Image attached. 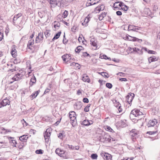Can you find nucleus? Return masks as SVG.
<instances>
[{"label": "nucleus", "instance_id": "f257e3e1", "mask_svg": "<svg viewBox=\"0 0 160 160\" xmlns=\"http://www.w3.org/2000/svg\"><path fill=\"white\" fill-rule=\"evenodd\" d=\"M142 115H143V113L142 112L138 109H134L131 111L130 115V117L131 119L134 120V118H133L134 117H140V118H142L141 116Z\"/></svg>", "mask_w": 160, "mask_h": 160}, {"label": "nucleus", "instance_id": "f03ea898", "mask_svg": "<svg viewBox=\"0 0 160 160\" xmlns=\"http://www.w3.org/2000/svg\"><path fill=\"white\" fill-rule=\"evenodd\" d=\"M56 153L61 157H62L64 158H68L69 156L67 152L62 150L59 148L56 149L55 151Z\"/></svg>", "mask_w": 160, "mask_h": 160}, {"label": "nucleus", "instance_id": "7ed1b4c3", "mask_svg": "<svg viewBox=\"0 0 160 160\" xmlns=\"http://www.w3.org/2000/svg\"><path fill=\"white\" fill-rule=\"evenodd\" d=\"M50 129L48 128L46 129L45 132L44 133V137L46 142H48L51 135V132H50Z\"/></svg>", "mask_w": 160, "mask_h": 160}, {"label": "nucleus", "instance_id": "20e7f679", "mask_svg": "<svg viewBox=\"0 0 160 160\" xmlns=\"http://www.w3.org/2000/svg\"><path fill=\"white\" fill-rule=\"evenodd\" d=\"M3 138L5 140L8 138L9 140V143L13 147L16 146L17 142L14 138L11 137H9L7 136H4Z\"/></svg>", "mask_w": 160, "mask_h": 160}, {"label": "nucleus", "instance_id": "39448f33", "mask_svg": "<svg viewBox=\"0 0 160 160\" xmlns=\"http://www.w3.org/2000/svg\"><path fill=\"white\" fill-rule=\"evenodd\" d=\"M65 83V87L67 90L71 88L72 84V82L70 79H65L64 80Z\"/></svg>", "mask_w": 160, "mask_h": 160}, {"label": "nucleus", "instance_id": "423d86ee", "mask_svg": "<svg viewBox=\"0 0 160 160\" xmlns=\"http://www.w3.org/2000/svg\"><path fill=\"white\" fill-rule=\"evenodd\" d=\"M100 141L102 142H110L111 139L109 138V136L108 134H103L100 138Z\"/></svg>", "mask_w": 160, "mask_h": 160}, {"label": "nucleus", "instance_id": "0eeeda50", "mask_svg": "<svg viewBox=\"0 0 160 160\" xmlns=\"http://www.w3.org/2000/svg\"><path fill=\"white\" fill-rule=\"evenodd\" d=\"M62 58L63 61L66 62L73 59L72 58L70 54H66L62 56Z\"/></svg>", "mask_w": 160, "mask_h": 160}, {"label": "nucleus", "instance_id": "6e6552de", "mask_svg": "<svg viewBox=\"0 0 160 160\" xmlns=\"http://www.w3.org/2000/svg\"><path fill=\"white\" fill-rule=\"evenodd\" d=\"M22 77V75L20 73H18L15 75L12 78L13 81H11L10 83H13L14 81H18L21 79Z\"/></svg>", "mask_w": 160, "mask_h": 160}, {"label": "nucleus", "instance_id": "1a4fd4ad", "mask_svg": "<svg viewBox=\"0 0 160 160\" xmlns=\"http://www.w3.org/2000/svg\"><path fill=\"white\" fill-rule=\"evenodd\" d=\"M104 160H111L112 156L108 153L103 152L101 154Z\"/></svg>", "mask_w": 160, "mask_h": 160}, {"label": "nucleus", "instance_id": "9d476101", "mask_svg": "<svg viewBox=\"0 0 160 160\" xmlns=\"http://www.w3.org/2000/svg\"><path fill=\"white\" fill-rule=\"evenodd\" d=\"M10 101L9 99L6 98L3 100L1 102L0 104V108L2 107L6 106L7 105H9Z\"/></svg>", "mask_w": 160, "mask_h": 160}, {"label": "nucleus", "instance_id": "9b49d317", "mask_svg": "<svg viewBox=\"0 0 160 160\" xmlns=\"http://www.w3.org/2000/svg\"><path fill=\"white\" fill-rule=\"evenodd\" d=\"M22 15V14L21 13H18V14L14 15L13 19V22L14 25H16L17 23V21L18 18Z\"/></svg>", "mask_w": 160, "mask_h": 160}, {"label": "nucleus", "instance_id": "f8f14e48", "mask_svg": "<svg viewBox=\"0 0 160 160\" xmlns=\"http://www.w3.org/2000/svg\"><path fill=\"white\" fill-rule=\"evenodd\" d=\"M157 123V121L156 119L150 120L148 124L147 125L148 127H153Z\"/></svg>", "mask_w": 160, "mask_h": 160}, {"label": "nucleus", "instance_id": "ddd939ff", "mask_svg": "<svg viewBox=\"0 0 160 160\" xmlns=\"http://www.w3.org/2000/svg\"><path fill=\"white\" fill-rule=\"evenodd\" d=\"M91 44L93 47H95V49L98 48L97 45V41L94 38H92L90 40Z\"/></svg>", "mask_w": 160, "mask_h": 160}, {"label": "nucleus", "instance_id": "4468645a", "mask_svg": "<svg viewBox=\"0 0 160 160\" xmlns=\"http://www.w3.org/2000/svg\"><path fill=\"white\" fill-rule=\"evenodd\" d=\"M90 17L88 15L84 19V21L82 22V25L85 27L88 25V23L90 20Z\"/></svg>", "mask_w": 160, "mask_h": 160}, {"label": "nucleus", "instance_id": "2eb2a0df", "mask_svg": "<svg viewBox=\"0 0 160 160\" xmlns=\"http://www.w3.org/2000/svg\"><path fill=\"white\" fill-rule=\"evenodd\" d=\"M132 93H131L129 95H128L126 97V100L128 102L129 104H130L134 96L132 95ZM133 95H134V94H133Z\"/></svg>", "mask_w": 160, "mask_h": 160}, {"label": "nucleus", "instance_id": "dca6fc26", "mask_svg": "<svg viewBox=\"0 0 160 160\" xmlns=\"http://www.w3.org/2000/svg\"><path fill=\"white\" fill-rule=\"evenodd\" d=\"M82 106V103L81 102H76L74 105V108L77 110L80 109Z\"/></svg>", "mask_w": 160, "mask_h": 160}, {"label": "nucleus", "instance_id": "f3484780", "mask_svg": "<svg viewBox=\"0 0 160 160\" xmlns=\"http://www.w3.org/2000/svg\"><path fill=\"white\" fill-rule=\"evenodd\" d=\"M133 50L134 51L137 52L139 54H142V52L143 50L147 51V48H142L141 50L140 51V50L139 48H133Z\"/></svg>", "mask_w": 160, "mask_h": 160}, {"label": "nucleus", "instance_id": "a211bd4d", "mask_svg": "<svg viewBox=\"0 0 160 160\" xmlns=\"http://www.w3.org/2000/svg\"><path fill=\"white\" fill-rule=\"evenodd\" d=\"M43 39V34L42 33H40L38 34V36L36 38V42L38 43L40 40H42Z\"/></svg>", "mask_w": 160, "mask_h": 160}, {"label": "nucleus", "instance_id": "6ab92c4d", "mask_svg": "<svg viewBox=\"0 0 160 160\" xmlns=\"http://www.w3.org/2000/svg\"><path fill=\"white\" fill-rule=\"evenodd\" d=\"M93 122L92 121H89L88 120L85 119L82 122L81 124L85 126H88L92 124Z\"/></svg>", "mask_w": 160, "mask_h": 160}, {"label": "nucleus", "instance_id": "aec40b11", "mask_svg": "<svg viewBox=\"0 0 160 160\" xmlns=\"http://www.w3.org/2000/svg\"><path fill=\"white\" fill-rule=\"evenodd\" d=\"M11 131L10 129H6L2 127L0 129V133L2 134H6L9 132H11Z\"/></svg>", "mask_w": 160, "mask_h": 160}, {"label": "nucleus", "instance_id": "412c9836", "mask_svg": "<svg viewBox=\"0 0 160 160\" xmlns=\"http://www.w3.org/2000/svg\"><path fill=\"white\" fill-rule=\"evenodd\" d=\"M11 54L14 58H16L17 56V52L14 47L12 48Z\"/></svg>", "mask_w": 160, "mask_h": 160}, {"label": "nucleus", "instance_id": "4be33fe9", "mask_svg": "<svg viewBox=\"0 0 160 160\" xmlns=\"http://www.w3.org/2000/svg\"><path fill=\"white\" fill-rule=\"evenodd\" d=\"M70 119L71 121H72L71 123L72 126H75L77 124V119L76 116L74 117H72V118H70Z\"/></svg>", "mask_w": 160, "mask_h": 160}, {"label": "nucleus", "instance_id": "5701e85b", "mask_svg": "<svg viewBox=\"0 0 160 160\" xmlns=\"http://www.w3.org/2000/svg\"><path fill=\"white\" fill-rule=\"evenodd\" d=\"M82 79L84 82H90V80L86 74H84L83 75L82 77Z\"/></svg>", "mask_w": 160, "mask_h": 160}, {"label": "nucleus", "instance_id": "b1692460", "mask_svg": "<svg viewBox=\"0 0 160 160\" xmlns=\"http://www.w3.org/2000/svg\"><path fill=\"white\" fill-rule=\"evenodd\" d=\"M115 102L117 105L115 106V107L118 109V111L119 112H122V109L121 108V105L118 102L115 100Z\"/></svg>", "mask_w": 160, "mask_h": 160}, {"label": "nucleus", "instance_id": "393cba45", "mask_svg": "<svg viewBox=\"0 0 160 160\" xmlns=\"http://www.w3.org/2000/svg\"><path fill=\"white\" fill-rule=\"evenodd\" d=\"M158 58L155 56L150 57L148 58V62L149 63L152 62L157 61L158 60Z\"/></svg>", "mask_w": 160, "mask_h": 160}, {"label": "nucleus", "instance_id": "a878e982", "mask_svg": "<svg viewBox=\"0 0 160 160\" xmlns=\"http://www.w3.org/2000/svg\"><path fill=\"white\" fill-rule=\"evenodd\" d=\"M91 0H88L87 3H86V6L87 7L91 5H94L96 4V3H98L99 1V0L98 1H97L96 2H95L93 3V2H91Z\"/></svg>", "mask_w": 160, "mask_h": 160}, {"label": "nucleus", "instance_id": "bb28decb", "mask_svg": "<svg viewBox=\"0 0 160 160\" xmlns=\"http://www.w3.org/2000/svg\"><path fill=\"white\" fill-rule=\"evenodd\" d=\"M28 138V136L27 135H23L19 138L20 140L22 142H24Z\"/></svg>", "mask_w": 160, "mask_h": 160}, {"label": "nucleus", "instance_id": "cd10ccee", "mask_svg": "<svg viewBox=\"0 0 160 160\" xmlns=\"http://www.w3.org/2000/svg\"><path fill=\"white\" fill-rule=\"evenodd\" d=\"M54 27L55 28V30L58 29L60 27V24L58 22L55 21L54 22Z\"/></svg>", "mask_w": 160, "mask_h": 160}, {"label": "nucleus", "instance_id": "c85d7f7f", "mask_svg": "<svg viewBox=\"0 0 160 160\" xmlns=\"http://www.w3.org/2000/svg\"><path fill=\"white\" fill-rule=\"evenodd\" d=\"M39 91H38L34 92L31 95V98H35L39 94Z\"/></svg>", "mask_w": 160, "mask_h": 160}, {"label": "nucleus", "instance_id": "c756f323", "mask_svg": "<svg viewBox=\"0 0 160 160\" xmlns=\"http://www.w3.org/2000/svg\"><path fill=\"white\" fill-rule=\"evenodd\" d=\"M119 5H120L119 2H116L113 4L112 7L114 8L119 9L120 8Z\"/></svg>", "mask_w": 160, "mask_h": 160}, {"label": "nucleus", "instance_id": "7c9ffc66", "mask_svg": "<svg viewBox=\"0 0 160 160\" xmlns=\"http://www.w3.org/2000/svg\"><path fill=\"white\" fill-rule=\"evenodd\" d=\"M130 134L131 136V138L132 140L134 141V140L135 139L137 138V137H138L137 133H134Z\"/></svg>", "mask_w": 160, "mask_h": 160}, {"label": "nucleus", "instance_id": "2f4dec72", "mask_svg": "<svg viewBox=\"0 0 160 160\" xmlns=\"http://www.w3.org/2000/svg\"><path fill=\"white\" fill-rule=\"evenodd\" d=\"M61 33V32H58L52 38V40L54 41L55 39H58Z\"/></svg>", "mask_w": 160, "mask_h": 160}, {"label": "nucleus", "instance_id": "473e14b6", "mask_svg": "<svg viewBox=\"0 0 160 160\" xmlns=\"http://www.w3.org/2000/svg\"><path fill=\"white\" fill-rule=\"evenodd\" d=\"M68 148L72 149H76L78 150L79 149V147L78 146H73L72 145H68Z\"/></svg>", "mask_w": 160, "mask_h": 160}, {"label": "nucleus", "instance_id": "72a5a7b5", "mask_svg": "<svg viewBox=\"0 0 160 160\" xmlns=\"http://www.w3.org/2000/svg\"><path fill=\"white\" fill-rule=\"evenodd\" d=\"M104 8V6L103 5H101L100 7H97L96 8L97 10H98L99 12L102 11Z\"/></svg>", "mask_w": 160, "mask_h": 160}, {"label": "nucleus", "instance_id": "f704fd0d", "mask_svg": "<svg viewBox=\"0 0 160 160\" xmlns=\"http://www.w3.org/2000/svg\"><path fill=\"white\" fill-rule=\"evenodd\" d=\"M64 132H62L58 134V137L60 139H62L64 137H65L64 135Z\"/></svg>", "mask_w": 160, "mask_h": 160}, {"label": "nucleus", "instance_id": "c9c22d12", "mask_svg": "<svg viewBox=\"0 0 160 160\" xmlns=\"http://www.w3.org/2000/svg\"><path fill=\"white\" fill-rule=\"evenodd\" d=\"M82 47L81 46H78L75 49V51L77 53H79L82 50Z\"/></svg>", "mask_w": 160, "mask_h": 160}, {"label": "nucleus", "instance_id": "e433bc0d", "mask_svg": "<svg viewBox=\"0 0 160 160\" xmlns=\"http://www.w3.org/2000/svg\"><path fill=\"white\" fill-rule=\"evenodd\" d=\"M76 114L75 112L74 111H71L69 112V117L72 118L76 116Z\"/></svg>", "mask_w": 160, "mask_h": 160}, {"label": "nucleus", "instance_id": "4c0bfd02", "mask_svg": "<svg viewBox=\"0 0 160 160\" xmlns=\"http://www.w3.org/2000/svg\"><path fill=\"white\" fill-rule=\"evenodd\" d=\"M38 14L39 16L40 17V18H41L45 16V12H44L43 11L42 12H39Z\"/></svg>", "mask_w": 160, "mask_h": 160}, {"label": "nucleus", "instance_id": "58836bf2", "mask_svg": "<svg viewBox=\"0 0 160 160\" xmlns=\"http://www.w3.org/2000/svg\"><path fill=\"white\" fill-rule=\"evenodd\" d=\"M18 87V84L17 83H15L13 86H11L10 88L12 90H14L17 88Z\"/></svg>", "mask_w": 160, "mask_h": 160}, {"label": "nucleus", "instance_id": "ea45409f", "mask_svg": "<svg viewBox=\"0 0 160 160\" xmlns=\"http://www.w3.org/2000/svg\"><path fill=\"white\" fill-rule=\"evenodd\" d=\"M36 82V78L33 75L31 78V82H32L33 83H35Z\"/></svg>", "mask_w": 160, "mask_h": 160}, {"label": "nucleus", "instance_id": "a19ab883", "mask_svg": "<svg viewBox=\"0 0 160 160\" xmlns=\"http://www.w3.org/2000/svg\"><path fill=\"white\" fill-rule=\"evenodd\" d=\"M21 123L23 125V127L26 126L28 125V123L24 120V119H22L21 121Z\"/></svg>", "mask_w": 160, "mask_h": 160}, {"label": "nucleus", "instance_id": "79ce46f5", "mask_svg": "<svg viewBox=\"0 0 160 160\" xmlns=\"http://www.w3.org/2000/svg\"><path fill=\"white\" fill-rule=\"evenodd\" d=\"M135 27V26L129 25L128 26V31L134 30V28Z\"/></svg>", "mask_w": 160, "mask_h": 160}, {"label": "nucleus", "instance_id": "37998d69", "mask_svg": "<svg viewBox=\"0 0 160 160\" xmlns=\"http://www.w3.org/2000/svg\"><path fill=\"white\" fill-rule=\"evenodd\" d=\"M106 85L107 88H108L109 89L111 88H112V84L110 83H107L106 84Z\"/></svg>", "mask_w": 160, "mask_h": 160}, {"label": "nucleus", "instance_id": "c03bdc74", "mask_svg": "<svg viewBox=\"0 0 160 160\" xmlns=\"http://www.w3.org/2000/svg\"><path fill=\"white\" fill-rule=\"evenodd\" d=\"M141 28L138 26H135V27L134 28L133 31L138 32V31L141 30Z\"/></svg>", "mask_w": 160, "mask_h": 160}, {"label": "nucleus", "instance_id": "a18cd8bd", "mask_svg": "<svg viewBox=\"0 0 160 160\" xmlns=\"http://www.w3.org/2000/svg\"><path fill=\"white\" fill-rule=\"evenodd\" d=\"M98 155L96 154H92L91 156V158L93 159H96Z\"/></svg>", "mask_w": 160, "mask_h": 160}, {"label": "nucleus", "instance_id": "49530a36", "mask_svg": "<svg viewBox=\"0 0 160 160\" xmlns=\"http://www.w3.org/2000/svg\"><path fill=\"white\" fill-rule=\"evenodd\" d=\"M90 106V105H88L84 108V111L86 112H88L89 111V108Z\"/></svg>", "mask_w": 160, "mask_h": 160}, {"label": "nucleus", "instance_id": "de8ad7c7", "mask_svg": "<svg viewBox=\"0 0 160 160\" xmlns=\"http://www.w3.org/2000/svg\"><path fill=\"white\" fill-rule=\"evenodd\" d=\"M123 6L124 7H122V9L124 11H127L128 9V7L125 5H123Z\"/></svg>", "mask_w": 160, "mask_h": 160}, {"label": "nucleus", "instance_id": "09e8293b", "mask_svg": "<svg viewBox=\"0 0 160 160\" xmlns=\"http://www.w3.org/2000/svg\"><path fill=\"white\" fill-rule=\"evenodd\" d=\"M68 14V12L67 11H65L63 13V15L64 16V18H65L67 17Z\"/></svg>", "mask_w": 160, "mask_h": 160}, {"label": "nucleus", "instance_id": "8fccbe9b", "mask_svg": "<svg viewBox=\"0 0 160 160\" xmlns=\"http://www.w3.org/2000/svg\"><path fill=\"white\" fill-rule=\"evenodd\" d=\"M49 31L47 30L44 32V34L46 37L50 36V34L49 33Z\"/></svg>", "mask_w": 160, "mask_h": 160}, {"label": "nucleus", "instance_id": "3c124183", "mask_svg": "<svg viewBox=\"0 0 160 160\" xmlns=\"http://www.w3.org/2000/svg\"><path fill=\"white\" fill-rule=\"evenodd\" d=\"M35 152L38 154L42 153V150L41 149L37 150Z\"/></svg>", "mask_w": 160, "mask_h": 160}, {"label": "nucleus", "instance_id": "603ef678", "mask_svg": "<svg viewBox=\"0 0 160 160\" xmlns=\"http://www.w3.org/2000/svg\"><path fill=\"white\" fill-rule=\"evenodd\" d=\"M147 51L148 52V53L150 54H155L156 53V52L152 50H148Z\"/></svg>", "mask_w": 160, "mask_h": 160}, {"label": "nucleus", "instance_id": "864d4df0", "mask_svg": "<svg viewBox=\"0 0 160 160\" xmlns=\"http://www.w3.org/2000/svg\"><path fill=\"white\" fill-rule=\"evenodd\" d=\"M102 75L105 77H106L107 78L108 77V74L106 72H102Z\"/></svg>", "mask_w": 160, "mask_h": 160}, {"label": "nucleus", "instance_id": "5fc2aeb1", "mask_svg": "<svg viewBox=\"0 0 160 160\" xmlns=\"http://www.w3.org/2000/svg\"><path fill=\"white\" fill-rule=\"evenodd\" d=\"M61 16L60 15H58L57 16V20L58 21V22H62V18H61Z\"/></svg>", "mask_w": 160, "mask_h": 160}, {"label": "nucleus", "instance_id": "6e6d98bb", "mask_svg": "<svg viewBox=\"0 0 160 160\" xmlns=\"http://www.w3.org/2000/svg\"><path fill=\"white\" fill-rule=\"evenodd\" d=\"M103 58L105 59H109L110 60H111V59L110 58H108V57L105 55H103L102 56Z\"/></svg>", "mask_w": 160, "mask_h": 160}, {"label": "nucleus", "instance_id": "4d7b16f0", "mask_svg": "<svg viewBox=\"0 0 160 160\" xmlns=\"http://www.w3.org/2000/svg\"><path fill=\"white\" fill-rule=\"evenodd\" d=\"M82 101L85 103H88L89 102L88 99L87 98H84L83 99Z\"/></svg>", "mask_w": 160, "mask_h": 160}, {"label": "nucleus", "instance_id": "13d9d810", "mask_svg": "<svg viewBox=\"0 0 160 160\" xmlns=\"http://www.w3.org/2000/svg\"><path fill=\"white\" fill-rule=\"evenodd\" d=\"M3 38V33L0 32V41H2Z\"/></svg>", "mask_w": 160, "mask_h": 160}, {"label": "nucleus", "instance_id": "bf43d9fd", "mask_svg": "<svg viewBox=\"0 0 160 160\" xmlns=\"http://www.w3.org/2000/svg\"><path fill=\"white\" fill-rule=\"evenodd\" d=\"M117 75H118L120 76L123 77L125 76V74L122 72H119L117 74Z\"/></svg>", "mask_w": 160, "mask_h": 160}, {"label": "nucleus", "instance_id": "052dcab7", "mask_svg": "<svg viewBox=\"0 0 160 160\" xmlns=\"http://www.w3.org/2000/svg\"><path fill=\"white\" fill-rule=\"evenodd\" d=\"M107 130L108 131H110L112 132V131L113 130L111 128L108 126H107Z\"/></svg>", "mask_w": 160, "mask_h": 160}, {"label": "nucleus", "instance_id": "680f3d73", "mask_svg": "<svg viewBox=\"0 0 160 160\" xmlns=\"http://www.w3.org/2000/svg\"><path fill=\"white\" fill-rule=\"evenodd\" d=\"M130 38H132V41H137V39H138V38H136V37H132L131 36H129Z\"/></svg>", "mask_w": 160, "mask_h": 160}, {"label": "nucleus", "instance_id": "e2e57ef3", "mask_svg": "<svg viewBox=\"0 0 160 160\" xmlns=\"http://www.w3.org/2000/svg\"><path fill=\"white\" fill-rule=\"evenodd\" d=\"M119 80L121 81H126L127 79L126 78H119Z\"/></svg>", "mask_w": 160, "mask_h": 160}, {"label": "nucleus", "instance_id": "0e129e2a", "mask_svg": "<svg viewBox=\"0 0 160 160\" xmlns=\"http://www.w3.org/2000/svg\"><path fill=\"white\" fill-rule=\"evenodd\" d=\"M50 88H47L45 90V91L44 92V94H46V93H47L48 92H49V91H50Z\"/></svg>", "mask_w": 160, "mask_h": 160}, {"label": "nucleus", "instance_id": "69168bd1", "mask_svg": "<svg viewBox=\"0 0 160 160\" xmlns=\"http://www.w3.org/2000/svg\"><path fill=\"white\" fill-rule=\"evenodd\" d=\"M106 15V14L105 12H104V13H102V14L99 16V19H100V18L101 17V16L103 18V17H105Z\"/></svg>", "mask_w": 160, "mask_h": 160}, {"label": "nucleus", "instance_id": "338daca9", "mask_svg": "<svg viewBox=\"0 0 160 160\" xmlns=\"http://www.w3.org/2000/svg\"><path fill=\"white\" fill-rule=\"evenodd\" d=\"M134 133H137V131L136 129H132L130 132V134Z\"/></svg>", "mask_w": 160, "mask_h": 160}, {"label": "nucleus", "instance_id": "774afa93", "mask_svg": "<svg viewBox=\"0 0 160 160\" xmlns=\"http://www.w3.org/2000/svg\"><path fill=\"white\" fill-rule=\"evenodd\" d=\"M116 13L117 15L118 16L121 15L122 14V12L121 11H117Z\"/></svg>", "mask_w": 160, "mask_h": 160}]
</instances>
